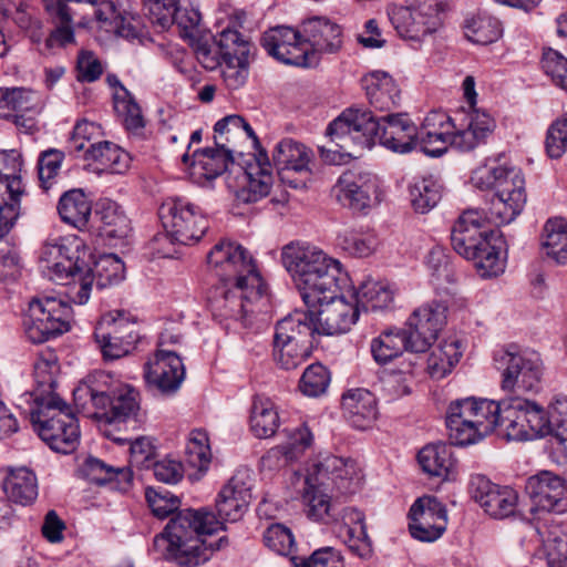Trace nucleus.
Here are the masks:
<instances>
[{
  "mask_svg": "<svg viewBox=\"0 0 567 567\" xmlns=\"http://www.w3.org/2000/svg\"><path fill=\"white\" fill-rule=\"evenodd\" d=\"M340 536L348 548L360 558L372 555V543L367 534L365 517L354 507H346L341 513Z\"/></svg>",
  "mask_w": 567,
  "mask_h": 567,
  "instance_id": "32",
  "label": "nucleus"
},
{
  "mask_svg": "<svg viewBox=\"0 0 567 567\" xmlns=\"http://www.w3.org/2000/svg\"><path fill=\"white\" fill-rule=\"evenodd\" d=\"M261 45L278 61L302 68L316 66V56L308 53L307 43L301 34V24L298 29L287 25H277L267 30L261 38Z\"/></svg>",
  "mask_w": 567,
  "mask_h": 567,
  "instance_id": "18",
  "label": "nucleus"
},
{
  "mask_svg": "<svg viewBox=\"0 0 567 567\" xmlns=\"http://www.w3.org/2000/svg\"><path fill=\"white\" fill-rule=\"evenodd\" d=\"M80 471L87 481L97 485H103L114 480L128 483L131 480V474L127 470L110 466L92 456L84 461Z\"/></svg>",
  "mask_w": 567,
  "mask_h": 567,
  "instance_id": "56",
  "label": "nucleus"
},
{
  "mask_svg": "<svg viewBox=\"0 0 567 567\" xmlns=\"http://www.w3.org/2000/svg\"><path fill=\"white\" fill-rule=\"evenodd\" d=\"M332 194L342 206L358 212L380 200L378 178L369 173H343L332 187Z\"/></svg>",
  "mask_w": 567,
  "mask_h": 567,
  "instance_id": "22",
  "label": "nucleus"
},
{
  "mask_svg": "<svg viewBox=\"0 0 567 567\" xmlns=\"http://www.w3.org/2000/svg\"><path fill=\"white\" fill-rule=\"evenodd\" d=\"M250 141L252 142L254 159L257 172L252 173L250 163V203L257 202L269 195L272 187V166L267 151L261 146L258 136L250 128Z\"/></svg>",
  "mask_w": 567,
  "mask_h": 567,
  "instance_id": "38",
  "label": "nucleus"
},
{
  "mask_svg": "<svg viewBox=\"0 0 567 567\" xmlns=\"http://www.w3.org/2000/svg\"><path fill=\"white\" fill-rule=\"evenodd\" d=\"M114 109L128 131L135 132L144 127L141 107L124 86L114 94Z\"/></svg>",
  "mask_w": 567,
  "mask_h": 567,
  "instance_id": "58",
  "label": "nucleus"
},
{
  "mask_svg": "<svg viewBox=\"0 0 567 567\" xmlns=\"http://www.w3.org/2000/svg\"><path fill=\"white\" fill-rule=\"evenodd\" d=\"M58 212L64 223L82 229L89 223L92 206L81 189H72L61 196Z\"/></svg>",
  "mask_w": 567,
  "mask_h": 567,
  "instance_id": "44",
  "label": "nucleus"
},
{
  "mask_svg": "<svg viewBox=\"0 0 567 567\" xmlns=\"http://www.w3.org/2000/svg\"><path fill=\"white\" fill-rule=\"evenodd\" d=\"M317 333L337 336L350 331L359 318L357 305L348 302L340 293L324 299L312 308Z\"/></svg>",
  "mask_w": 567,
  "mask_h": 567,
  "instance_id": "26",
  "label": "nucleus"
},
{
  "mask_svg": "<svg viewBox=\"0 0 567 567\" xmlns=\"http://www.w3.org/2000/svg\"><path fill=\"white\" fill-rule=\"evenodd\" d=\"M313 347H300L298 343L274 341V359L284 370H293L312 353Z\"/></svg>",
  "mask_w": 567,
  "mask_h": 567,
  "instance_id": "61",
  "label": "nucleus"
},
{
  "mask_svg": "<svg viewBox=\"0 0 567 567\" xmlns=\"http://www.w3.org/2000/svg\"><path fill=\"white\" fill-rule=\"evenodd\" d=\"M3 491L9 501L28 506L38 497V480L25 466L10 467L3 481Z\"/></svg>",
  "mask_w": 567,
  "mask_h": 567,
  "instance_id": "37",
  "label": "nucleus"
},
{
  "mask_svg": "<svg viewBox=\"0 0 567 567\" xmlns=\"http://www.w3.org/2000/svg\"><path fill=\"white\" fill-rule=\"evenodd\" d=\"M475 502L496 519H503L515 514L518 503L516 491L508 486H499L484 476H477L471 483Z\"/></svg>",
  "mask_w": 567,
  "mask_h": 567,
  "instance_id": "27",
  "label": "nucleus"
},
{
  "mask_svg": "<svg viewBox=\"0 0 567 567\" xmlns=\"http://www.w3.org/2000/svg\"><path fill=\"white\" fill-rule=\"evenodd\" d=\"M94 339L104 360L121 359L130 354L140 340L137 322L125 311L109 312L97 322Z\"/></svg>",
  "mask_w": 567,
  "mask_h": 567,
  "instance_id": "14",
  "label": "nucleus"
},
{
  "mask_svg": "<svg viewBox=\"0 0 567 567\" xmlns=\"http://www.w3.org/2000/svg\"><path fill=\"white\" fill-rule=\"evenodd\" d=\"M308 470L309 482H319L326 489L352 494L360 485V471L352 460L327 454L315 460Z\"/></svg>",
  "mask_w": 567,
  "mask_h": 567,
  "instance_id": "19",
  "label": "nucleus"
},
{
  "mask_svg": "<svg viewBox=\"0 0 567 567\" xmlns=\"http://www.w3.org/2000/svg\"><path fill=\"white\" fill-rule=\"evenodd\" d=\"M410 338L405 330H388L371 342L373 359L380 364H386L405 350L412 352Z\"/></svg>",
  "mask_w": 567,
  "mask_h": 567,
  "instance_id": "46",
  "label": "nucleus"
},
{
  "mask_svg": "<svg viewBox=\"0 0 567 567\" xmlns=\"http://www.w3.org/2000/svg\"><path fill=\"white\" fill-rule=\"evenodd\" d=\"M498 431L508 441H533L549 434L551 423L542 405L513 396L503 400Z\"/></svg>",
  "mask_w": 567,
  "mask_h": 567,
  "instance_id": "12",
  "label": "nucleus"
},
{
  "mask_svg": "<svg viewBox=\"0 0 567 567\" xmlns=\"http://www.w3.org/2000/svg\"><path fill=\"white\" fill-rule=\"evenodd\" d=\"M487 219L488 218L477 209L463 212L452 228L451 238L489 234L491 230L485 227Z\"/></svg>",
  "mask_w": 567,
  "mask_h": 567,
  "instance_id": "62",
  "label": "nucleus"
},
{
  "mask_svg": "<svg viewBox=\"0 0 567 567\" xmlns=\"http://www.w3.org/2000/svg\"><path fill=\"white\" fill-rule=\"evenodd\" d=\"M209 269L220 279L225 287V299L238 298L245 317V300L248 291L247 249L239 243L223 239L207 255Z\"/></svg>",
  "mask_w": 567,
  "mask_h": 567,
  "instance_id": "10",
  "label": "nucleus"
},
{
  "mask_svg": "<svg viewBox=\"0 0 567 567\" xmlns=\"http://www.w3.org/2000/svg\"><path fill=\"white\" fill-rule=\"evenodd\" d=\"M221 530V522L206 508L178 512L164 532L154 538V548L179 566L196 567L206 563L221 547L224 537L208 542L205 537Z\"/></svg>",
  "mask_w": 567,
  "mask_h": 567,
  "instance_id": "2",
  "label": "nucleus"
},
{
  "mask_svg": "<svg viewBox=\"0 0 567 567\" xmlns=\"http://www.w3.org/2000/svg\"><path fill=\"white\" fill-rule=\"evenodd\" d=\"M85 159L92 161L100 172L123 174L130 166L128 153L112 142L91 143Z\"/></svg>",
  "mask_w": 567,
  "mask_h": 567,
  "instance_id": "39",
  "label": "nucleus"
},
{
  "mask_svg": "<svg viewBox=\"0 0 567 567\" xmlns=\"http://www.w3.org/2000/svg\"><path fill=\"white\" fill-rule=\"evenodd\" d=\"M494 362L501 371V386L505 392L518 396L539 390L544 368L538 352L508 344L494 353Z\"/></svg>",
  "mask_w": 567,
  "mask_h": 567,
  "instance_id": "9",
  "label": "nucleus"
},
{
  "mask_svg": "<svg viewBox=\"0 0 567 567\" xmlns=\"http://www.w3.org/2000/svg\"><path fill=\"white\" fill-rule=\"evenodd\" d=\"M473 406V427L472 441L474 444L499 427L501 414L503 412V400L499 402L472 396Z\"/></svg>",
  "mask_w": 567,
  "mask_h": 567,
  "instance_id": "40",
  "label": "nucleus"
},
{
  "mask_svg": "<svg viewBox=\"0 0 567 567\" xmlns=\"http://www.w3.org/2000/svg\"><path fill=\"white\" fill-rule=\"evenodd\" d=\"M339 246L354 257H368L378 246L374 234L369 231L346 230L338 237Z\"/></svg>",
  "mask_w": 567,
  "mask_h": 567,
  "instance_id": "59",
  "label": "nucleus"
},
{
  "mask_svg": "<svg viewBox=\"0 0 567 567\" xmlns=\"http://www.w3.org/2000/svg\"><path fill=\"white\" fill-rule=\"evenodd\" d=\"M370 104L381 112H390L400 104V90L396 83L385 72L374 71L362 78Z\"/></svg>",
  "mask_w": 567,
  "mask_h": 567,
  "instance_id": "33",
  "label": "nucleus"
},
{
  "mask_svg": "<svg viewBox=\"0 0 567 567\" xmlns=\"http://www.w3.org/2000/svg\"><path fill=\"white\" fill-rule=\"evenodd\" d=\"M330 147L319 146L322 159L340 165L370 150L377 141L395 153H409L416 148V127L402 113H390L380 118L370 111L349 109L341 113L327 128Z\"/></svg>",
  "mask_w": 567,
  "mask_h": 567,
  "instance_id": "1",
  "label": "nucleus"
},
{
  "mask_svg": "<svg viewBox=\"0 0 567 567\" xmlns=\"http://www.w3.org/2000/svg\"><path fill=\"white\" fill-rule=\"evenodd\" d=\"M422 470L431 476L445 478L453 467L452 452L446 444H429L417 454Z\"/></svg>",
  "mask_w": 567,
  "mask_h": 567,
  "instance_id": "49",
  "label": "nucleus"
},
{
  "mask_svg": "<svg viewBox=\"0 0 567 567\" xmlns=\"http://www.w3.org/2000/svg\"><path fill=\"white\" fill-rule=\"evenodd\" d=\"M464 33L471 42L486 45L499 39L502 27L496 18L478 14L465 21Z\"/></svg>",
  "mask_w": 567,
  "mask_h": 567,
  "instance_id": "55",
  "label": "nucleus"
},
{
  "mask_svg": "<svg viewBox=\"0 0 567 567\" xmlns=\"http://www.w3.org/2000/svg\"><path fill=\"white\" fill-rule=\"evenodd\" d=\"M78 411L106 423L124 422L140 410L138 392L106 372H94L73 390Z\"/></svg>",
  "mask_w": 567,
  "mask_h": 567,
  "instance_id": "4",
  "label": "nucleus"
},
{
  "mask_svg": "<svg viewBox=\"0 0 567 567\" xmlns=\"http://www.w3.org/2000/svg\"><path fill=\"white\" fill-rule=\"evenodd\" d=\"M246 13H236L231 24L219 34V44L225 63L241 64L248 61V29L245 27Z\"/></svg>",
  "mask_w": 567,
  "mask_h": 567,
  "instance_id": "34",
  "label": "nucleus"
},
{
  "mask_svg": "<svg viewBox=\"0 0 567 567\" xmlns=\"http://www.w3.org/2000/svg\"><path fill=\"white\" fill-rule=\"evenodd\" d=\"M453 249L474 265L481 277H496L504 271L503 239L498 230L478 236L451 238Z\"/></svg>",
  "mask_w": 567,
  "mask_h": 567,
  "instance_id": "17",
  "label": "nucleus"
},
{
  "mask_svg": "<svg viewBox=\"0 0 567 567\" xmlns=\"http://www.w3.org/2000/svg\"><path fill=\"white\" fill-rule=\"evenodd\" d=\"M543 247L557 264H567V223L564 219H549L545 224Z\"/></svg>",
  "mask_w": 567,
  "mask_h": 567,
  "instance_id": "54",
  "label": "nucleus"
},
{
  "mask_svg": "<svg viewBox=\"0 0 567 567\" xmlns=\"http://www.w3.org/2000/svg\"><path fill=\"white\" fill-rule=\"evenodd\" d=\"M185 378L182 359L175 351L158 349L145 363V379L148 384L165 394L176 392Z\"/></svg>",
  "mask_w": 567,
  "mask_h": 567,
  "instance_id": "28",
  "label": "nucleus"
},
{
  "mask_svg": "<svg viewBox=\"0 0 567 567\" xmlns=\"http://www.w3.org/2000/svg\"><path fill=\"white\" fill-rule=\"evenodd\" d=\"M446 11L443 0H409L406 6L393 8L389 18L402 39L421 43L443 28Z\"/></svg>",
  "mask_w": 567,
  "mask_h": 567,
  "instance_id": "11",
  "label": "nucleus"
},
{
  "mask_svg": "<svg viewBox=\"0 0 567 567\" xmlns=\"http://www.w3.org/2000/svg\"><path fill=\"white\" fill-rule=\"evenodd\" d=\"M279 426L275 403L265 395H256L250 408V433L258 439L272 436Z\"/></svg>",
  "mask_w": 567,
  "mask_h": 567,
  "instance_id": "41",
  "label": "nucleus"
},
{
  "mask_svg": "<svg viewBox=\"0 0 567 567\" xmlns=\"http://www.w3.org/2000/svg\"><path fill=\"white\" fill-rule=\"evenodd\" d=\"M471 183L475 188L494 190L488 218L496 225L513 221L526 204L525 179L516 167L488 159L472 173Z\"/></svg>",
  "mask_w": 567,
  "mask_h": 567,
  "instance_id": "6",
  "label": "nucleus"
},
{
  "mask_svg": "<svg viewBox=\"0 0 567 567\" xmlns=\"http://www.w3.org/2000/svg\"><path fill=\"white\" fill-rule=\"evenodd\" d=\"M447 308L441 302H430L416 308L409 317L405 330L412 352H425L446 324Z\"/></svg>",
  "mask_w": 567,
  "mask_h": 567,
  "instance_id": "20",
  "label": "nucleus"
},
{
  "mask_svg": "<svg viewBox=\"0 0 567 567\" xmlns=\"http://www.w3.org/2000/svg\"><path fill=\"white\" fill-rule=\"evenodd\" d=\"M124 275V262L113 254L102 256L95 262L94 274L91 272L93 284L100 289L120 284Z\"/></svg>",
  "mask_w": 567,
  "mask_h": 567,
  "instance_id": "57",
  "label": "nucleus"
},
{
  "mask_svg": "<svg viewBox=\"0 0 567 567\" xmlns=\"http://www.w3.org/2000/svg\"><path fill=\"white\" fill-rule=\"evenodd\" d=\"M82 246V240L76 236L60 237L47 241L40 255L43 276L59 285L71 286L70 298L78 305L87 302L93 286Z\"/></svg>",
  "mask_w": 567,
  "mask_h": 567,
  "instance_id": "5",
  "label": "nucleus"
},
{
  "mask_svg": "<svg viewBox=\"0 0 567 567\" xmlns=\"http://www.w3.org/2000/svg\"><path fill=\"white\" fill-rule=\"evenodd\" d=\"M250 315H260L261 327H267L271 319V292L266 277L250 258Z\"/></svg>",
  "mask_w": 567,
  "mask_h": 567,
  "instance_id": "42",
  "label": "nucleus"
},
{
  "mask_svg": "<svg viewBox=\"0 0 567 567\" xmlns=\"http://www.w3.org/2000/svg\"><path fill=\"white\" fill-rule=\"evenodd\" d=\"M301 34L308 53L316 56V66L322 54H334L342 47V29L324 17H312L301 22Z\"/></svg>",
  "mask_w": 567,
  "mask_h": 567,
  "instance_id": "29",
  "label": "nucleus"
},
{
  "mask_svg": "<svg viewBox=\"0 0 567 567\" xmlns=\"http://www.w3.org/2000/svg\"><path fill=\"white\" fill-rule=\"evenodd\" d=\"M72 308L56 298L33 299L23 317L27 338L43 343L70 330Z\"/></svg>",
  "mask_w": 567,
  "mask_h": 567,
  "instance_id": "13",
  "label": "nucleus"
},
{
  "mask_svg": "<svg viewBox=\"0 0 567 567\" xmlns=\"http://www.w3.org/2000/svg\"><path fill=\"white\" fill-rule=\"evenodd\" d=\"M473 406L472 396L452 401L446 412V427L449 436L455 445H468L472 441L473 427Z\"/></svg>",
  "mask_w": 567,
  "mask_h": 567,
  "instance_id": "36",
  "label": "nucleus"
},
{
  "mask_svg": "<svg viewBox=\"0 0 567 567\" xmlns=\"http://www.w3.org/2000/svg\"><path fill=\"white\" fill-rule=\"evenodd\" d=\"M330 383V373L321 363L310 364L299 381L300 392L309 398H318L326 393Z\"/></svg>",
  "mask_w": 567,
  "mask_h": 567,
  "instance_id": "60",
  "label": "nucleus"
},
{
  "mask_svg": "<svg viewBox=\"0 0 567 567\" xmlns=\"http://www.w3.org/2000/svg\"><path fill=\"white\" fill-rule=\"evenodd\" d=\"M410 202L413 209L426 214L441 199V185L432 176L415 177L409 186Z\"/></svg>",
  "mask_w": 567,
  "mask_h": 567,
  "instance_id": "50",
  "label": "nucleus"
},
{
  "mask_svg": "<svg viewBox=\"0 0 567 567\" xmlns=\"http://www.w3.org/2000/svg\"><path fill=\"white\" fill-rule=\"evenodd\" d=\"M455 121L452 147L460 152H471L484 144L495 128L493 117L481 110L456 111Z\"/></svg>",
  "mask_w": 567,
  "mask_h": 567,
  "instance_id": "23",
  "label": "nucleus"
},
{
  "mask_svg": "<svg viewBox=\"0 0 567 567\" xmlns=\"http://www.w3.org/2000/svg\"><path fill=\"white\" fill-rule=\"evenodd\" d=\"M358 309L377 311L388 308L393 301V291L389 285L375 280L362 282L355 292Z\"/></svg>",
  "mask_w": 567,
  "mask_h": 567,
  "instance_id": "53",
  "label": "nucleus"
},
{
  "mask_svg": "<svg viewBox=\"0 0 567 567\" xmlns=\"http://www.w3.org/2000/svg\"><path fill=\"white\" fill-rule=\"evenodd\" d=\"M96 218L101 223V231L112 238H123L130 230V220L117 203L103 199L99 203Z\"/></svg>",
  "mask_w": 567,
  "mask_h": 567,
  "instance_id": "51",
  "label": "nucleus"
},
{
  "mask_svg": "<svg viewBox=\"0 0 567 567\" xmlns=\"http://www.w3.org/2000/svg\"><path fill=\"white\" fill-rule=\"evenodd\" d=\"M34 431L51 450L69 454L79 445L80 430L74 414L61 398L39 396L31 409Z\"/></svg>",
  "mask_w": 567,
  "mask_h": 567,
  "instance_id": "8",
  "label": "nucleus"
},
{
  "mask_svg": "<svg viewBox=\"0 0 567 567\" xmlns=\"http://www.w3.org/2000/svg\"><path fill=\"white\" fill-rule=\"evenodd\" d=\"M409 529L413 538L421 542L439 539L447 526L445 506L434 496L417 498L409 512Z\"/></svg>",
  "mask_w": 567,
  "mask_h": 567,
  "instance_id": "21",
  "label": "nucleus"
},
{
  "mask_svg": "<svg viewBox=\"0 0 567 567\" xmlns=\"http://www.w3.org/2000/svg\"><path fill=\"white\" fill-rule=\"evenodd\" d=\"M313 315L312 308L289 313L277 322L274 341L293 342L301 348L313 347V336L317 332Z\"/></svg>",
  "mask_w": 567,
  "mask_h": 567,
  "instance_id": "31",
  "label": "nucleus"
},
{
  "mask_svg": "<svg viewBox=\"0 0 567 567\" xmlns=\"http://www.w3.org/2000/svg\"><path fill=\"white\" fill-rule=\"evenodd\" d=\"M264 543L272 551L290 556L295 550V537L282 524H271L264 533Z\"/></svg>",
  "mask_w": 567,
  "mask_h": 567,
  "instance_id": "63",
  "label": "nucleus"
},
{
  "mask_svg": "<svg viewBox=\"0 0 567 567\" xmlns=\"http://www.w3.org/2000/svg\"><path fill=\"white\" fill-rule=\"evenodd\" d=\"M342 410L350 424L364 430L377 419V400L364 389H354L342 396Z\"/></svg>",
  "mask_w": 567,
  "mask_h": 567,
  "instance_id": "35",
  "label": "nucleus"
},
{
  "mask_svg": "<svg viewBox=\"0 0 567 567\" xmlns=\"http://www.w3.org/2000/svg\"><path fill=\"white\" fill-rule=\"evenodd\" d=\"M165 237L182 245L200 240L208 229V221L198 207L183 199H168L158 209Z\"/></svg>",
  "mask_w": 567,
  "mask_h": 567,
  "instance_id": "15",
  "label": "nucleus"
},
{
  "mask_svg": "<svg viewBox=\"0 0 567 567\" xmlns=\"http://www.w3.org/2000/svg\"><path fill=\"white\" fill-rule=\"evenodd\" d=\"M548 567H567V529L559 524L537 528Z\"/></svg>",
  "mask_w": 567,
  "mask_h": 567,
  "instance_id": "43",
  "label": "nucleus"
},
{
  "mask_svg": "<svg viewBox=\"0 0 567 567\" xmlns=\"http://www.w3.org/2000/svg\"><path fill=\"white\" fill-rule=\"evenodd\" d=\"M311 152L301 143L286 138L279 142L274 152V162L282 171L309 173Z\"/></svg>",
  "mask_w": 567,
  "mask_h": 567,
  "instance_id": "45",
  "label": "nucleus"
},
{
  "mask_svg": "<svg viewBox=\"0 0 567 567\" xmlns=\"http://www.w3.org/2000/svg\"><path fill=\"white\" fill-rule=\"evenodd\" d=\"M43 110L41 95L25 87H0V116H13L18 126L31 132Z\"/></svg>",
  "mask_w": 567,
  "mask_h": 567,
  "instance_id": "25",
  "label": "nucleus"
},
{
  "mask_svg": "<svg viewBox=\"0 0 567 567\" xmlns=\"http://www.w3.org/2000/svg\"><path fill=\"white\" fill-rule=\"evenodd\" d=\"M525 489L535 508L558 514L567 511V483L559 475L543 471L527 480Z\"/></svg>",
  "mask_w": 567,
  "mask_h": 567,
  "instance_id": "24",
  "label": "nucleus"
},
{
  "mask_svg": "<svg viewBox=\"0 0 567 567\" xmlns=\"http://www.w3.org/2000/svg\"><path fill=\"white\" fill-rule=\"evenodd\" d=\"M59 372L58 357L54 352L48 351L41 354L34 363V380L37 388L30 394L37 406L39 396L59 398L53 389L56 383V374Z\"/></svg>",
  "mask_w": 567,
  "mask_h": 567,
  "instance_id": "47",
  "label": "nucleus"
},
{
  "mask_svg": "<svg viewBox=\"0 0 567 567\" xmlns=\"http://www.w3.org/2000/svg\"><path fill=\"white\" fill-rule=\"evenodd\" d=\"M461 357L458 341L445 340L430 353L426 370L431 378L443 379L452 371Z\"/></svg>",
  "mask_w": 567,
  "mask_h": 567,
  "instance_id": "52",
  "label": "nucleus"
},
{
  "mask_svg": "<svg viewBox=\"0 0 567 567\" xmlns=\"http://www.w3.org/2000/svg\"><path fill=\"white\" fill-rule=\"evenodd\" d=\"M21 167L19 153H0V238L11 230L21 213L20 198L24 194Z\"/></svg>",
  "mask_w": 567,
  "mask_h": 567,
  "instance_id": "16",
  "label": "nucleus"
},
{
  "mask_svg": "<svg viewBox=\"0 0 567 567\" xmlns=\"http://www.w3.org/2000/svg\"><path fill=\"white\" fill-rule=\"evenodd\" d=\"M215 148L197 150L193 154L189 174L196 183L215 179L228 169L227 187L234 194L238 204L248 203V163L245 154L238 152V158L233 156L236 148L229 147L215 136Z\"/></svg>",
  "mask_w": 567,
  "mask_h": 567,
  "instance_id": "7",
  "label": "nucleus"
},
{
  "mask_svg": "<svg viewBox=\"0 0 567 567\" xmlns=\"http://www.w3.org/2000/svg\"><path fill=\"white\" fill-rule=\"evenodd\" d=\"M282 261L307 308L338 297L349 284L340 261L315 246L289 244L284 247Z\"/></svg>",
  "mask_w": 567,
  "mask_h": 567,
  "instance_id": "3",
  "label": "nucleus"
},
{
  "mask_svg": "<svg viewBox=\"0 0 567 567\" xmlns=\"http://www.w3.org/2000/svg\"><path fill=\"white\" fill-rule=\"evenodd\" d=\"M247 480L246 472H238L218 493L215 508L216 519L221 522V530L226 522L235 523L245 516L248 506Z\"/></svg>",
  "mask_w": 567,
  "mask_h": 567,
  "instance_id": "30",
  "label": "nucleus"
},
{
  "mask_svg": "<svg viewBox=\"0 0 567 567\" xmlns=\"http://www.w3.org/2000/svg\"><path fill=\"white\" fill-rule=\"evenodd\" d=\"M545 148L547 155L554 159L560 158L567 152V112L548 127Z\"/></svg>",
  "mask_w": 567,
  "mask_h": 567,
  "instance_id": "64",
  "label": "nucleus"
},
{
  "mask_svg": "<svg viewBox=\"0 0 567 567\" xmlns=\"http://www.w3.org/2000/svg\"><path fill=\"white\" fill-rule=\"evenodd\" d=\"M305 489L302 494L303 503L307 506V515L317 522H329L334 518V507L330 503V497L324 493V486L319 482H309V473L305 480Z\"/></svg>",
  "mask_w": 567,
  "mask_h": 567,
  "instance_id": "48",
  "label": "nucleus"
}]
</instances>
